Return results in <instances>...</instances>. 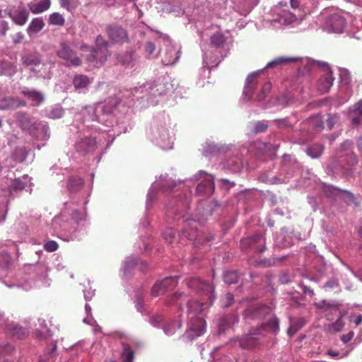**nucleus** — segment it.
Listing matches in <instances>:
<instances>
[{"instance_id":"obj_1","label":"nucleus","mask_w":362,"mask_h":362,"mask_svg":"<svg viewBox=\"0 0 362 362\" xmlns=\"http://www.w3.org/2000/svg\"><path fill=\"white\" fill-rule=\"evenodd\" d=\"M262 329L267 332L276 333L279 329L278 319L276 317L271 315L267 322L263 323L257 329V332H251L245 337L241 339L240 340V346L243 349H252L255 347L257 344V340L255 336Z\"/></svg>"},{"instance_id":"obj_2","label":"nucleus","mask_w":362,"mask_h":362,"mask_svg":"<svg viewBox=\"0 0 362 362\" xmlns=\"http://www.w3.org/2000/svg\"><path fill=\"white\" fill-rule=\"evenodd\" d=\"M110 55L108 42L102 36L98 35L95 39V47L86 59L94 66H100Z\"/></svg>"},{"instance_id":"obj_3","label":"nucleus","mask_w":362,"mask_h":362,"mask_svg":"<svg viewBox=\"0 0 362 362\" xmlns=\"http://www.w3.org/2000/svg\"><path fill=\"white\" fill-rule=\"evenodd\" d=\"M186 284L189 288L194 290L199 294L206 295L208 296V299L210 303L212 302V298L214 297V286L209 284L207 281L201 280L197 277H192L187 279Z\"/></svg>"},{"instance_id":"obj_4","label":"nucleus","mask_w":362,"mask_h":362,"mask_svg":"<svg viewBox=\"0 0 362 362\" xmlns=\"http://www.w3.org/2000/svg\"><path fill=\"white\" fill-rule=\"evenodd\" d=\"M177 276L165 278L162 281H158L153 285L151 289V295L153 296L163 295L168 291V289L175 287L177 285Z\"/></svg>"},{"instance_id":"obj_5","label":"nucleus","mask_w":362,"mask_h":362,"mask_svg":"<svg viewBox=\"0 0 362 362\" xmlns=\"http://www.w3.org/2000/svg\"><path fill=\"white\" fill-rule=\"evenodd\" d=\"M57 56L66 61L68 66H78L81 64V59L65 43L61 44V48L57 52Z\"/></svg>"},{"instance_id":"obj_6","label":"nucleus","mask_w":362,"mask_h":362,"mask_svg":"<svg viewBox=\"0 0 362 362\" xmlns=\"http://www.w3.org/2000/svg\"><path fill=\"white\" fill-rule=\"evenodd\" d=\"M271 314L272 310L269 307L257 304L249 306L244 311V316L247 320L264 317L266 315H269Z\"/></svg>"},{"instance_id":"obj_7","label":"nucleus","mask_w":362,"mask_h":362,"mask_svg":"<svg viewBox=\"0 0 362 362\" xmlns=\"http://www.w3.org/2000/svg\"><path fill=\"white\" fill-rule=\"evenodd\" d=\"M205 332V322L202 318H197L191 325L189 329L183 334V337L189 341L200 337Z\"/></svg>"},{"instance_id":"obj_8","label":"nucleus","mask_w":362,"mask_h":362,"mask_svg":"<svg viewBox=\"0 0 362 362\" xmlns=\"http://www.w3.org/2000/svg\"><path fill=\"white\" fill-rule=\"evenodd\" d=\"M325 25L329 30L340 33H342L345 27L346 20L341 15L333 13L327 18Z\"/></svg>"},{"instance_id":"obj_9","label":"nucleus","mask_w":362,"mask_h":362,"mask_svg":"<svg viewBox=\"0 0 362 362\" xmlns=\"http://www.w3.org/2000/svg\"><path fill=\"white\" fill-rule=\"evenodd\" d=\"M109 38L115 42H127L128 36L126 30L118 25H109L107 27Z\"/></svg>"},{"instance_id":"obj_10","label":"nucleus","mask_w":362,"mask_h":362,"mask_svg":"<svg viewBox=\"0 0 362 362\" xmlns=\"http://www.w3.org/2000/svg\"><path fill=\"white\" fill-rule=\"evenodd\" d=\"M334 77L331 71H327L318 80L317 88L322 93H327L332 86Z\"/></svg>"},{"instance_id":"obj_11","label":"nucleus","mask_w":362,"mask_h":362,"mask_svg":"<svg viewBox=\"0 0 362 362\" xmlns=\"http://www.w3.org/2000/svg\"><path fill=\"white\" fill-rule=\"evenodd\" d=\"M21 93L32 103L33 106H39L45 100L43 93L36 90L25 88Z\"/></svg>"},{"instance_id":"obj_12","label":"nucleus","mask_w":362,"mask_h":362,"mask_svg":"<svg viewBox=\"0 0 362 362\" xmlns=\"http://www.w3.org/2000/svg\"><path fill=\"white\" fill-rule=\"evenodd\" d=\"M96 148V141L92 138H85L81 139L76 145V151L81 153L86 154L95 150Z\"/></svg>"},{"instance_id":"obj_13","label":"nucleus","mask_w":362,"mask_h":362,"mask_svg":"<svg viewBox=\"0 0 362 362\" xmlns=\"http://www.w3.org/2000/svg\"><path fill=\"white\" fill-rule=\"evenodd\" d=\"M180 48L177 49L175 46H169L163 59V63L165 65L175 64L180 57Z\"/></svg>"},{"instance_id":"obj_14","label":"nucleus","mask_w":362,"mask_h":362,"mask_svg":"<svg viewBox=\"0 0 362 362\" xmlns=\"http://www.w3.org/2000/svg\"><path fill=\"white\" fill-rule=\"evenodd\" d=\"M197 226V223L194 220L187 221L182 230V234L188 240H196L198 235Z\"/></svg>"},{"instance_id":"obj_15","label":"nucleus","mask_w":362,"mask_h":362,"mask_svg":"<svg viewBox=\"0 0 362 362\" xmlns=\"http://www.w3.org/2000/svg\"><path fill=\"white\" fill-rule=\"evenodd\" d=\"M26 103L14 98H4L0 99V110L15 109L19 107L25 106Z\"/></svg>"},{"instance_id":"obj_16","label":"nucleus","mask_w":362,"mask_h":362,"mask_svg":"<svg viewBox=\"0 0 362 362\" xmlns=\"http://www.w3.org/2000/svg\"><path fill=\"white\" fill-rule=\"evenodd\" d=\"M12 21L18 25H23L28 19L29 13L25 9H18L14 12L8 13Z\"/></svg>"},{"instance_id":"obj_17","label":"nucleus","mask_w":362,"mask_h":362,"mask_svg":"<svg viewBox=\"0 0 362 362\" xmlns=\"http://www.w3.org/2000/svg\"><path fill=\"white\" fill-rule=\"evenodd\" d=\"M214 183L212 177H207L197 186V192L201 194H210L214 190Z\"/></svg>"},{"instance_id":"obj_18","label":"nucleus","mask_w":362,"mask_h":362,"mask_svg":"<svg viewBox=\"0 0 362 362\" xmlns=\"http://www.w3.org/2000/svg\"><path fill=\"white\" fill-rule=\"evenodd\" d=\"M257 73H252L250 74L247 78V83L245 88L244 93L246 96H248L250 98L253 93L254 90L256 89L258 81H257Z\"/></svg>"},{"instance_id":"obj_19","label":"nucleus","mask_w":362,"mask_h":362,"mask_svg":"<svg viewBox=\"0 0 362 362\" xmlns=\"http://www.w3.org/2000/svg\"><path fill=\"white\" fill-rule=\"evenodd\" d=\"M50 4V0H40L38 3H29L28 7L33 13L37 14L47 11Z\"/></svg>"},{"instance_id":"obj_20","label":"nucleus","mask_w":362,"mask_h":362,"mask_svg":"<svg viewBox=\"0 0 362 362\" xmlns=\"http://www.w3.org/2000/svg\"><path fill=\"white\" fill-rule=\"evenodd\" d=\"M349 116L353 124H359L362 122V100L354 105V109L350 111Z\"/></svg>"},{"instance_id":"obj_21","label":"nucleus","mask_w":362,"mask_h":362,"mask_svg":"<svg viewBox=\"0 0 362 362\" xmlns=\"http://www.w3.org/2000/svg\"><path fill=\"white\" fill-rule=\"evenodd\" d=\"M8 330L10 334L18 339H23L28 335V330L22 327L14 325H8Z\"/></svg>"},{"instance_id":"obj_22","label":"nucleus","mask_w":362,"mask_h":362,"mask_svg":"<svg viewBox=\"0 0 362 362\" xmlns=\"http://www.w3.org/2000/svg\"><path fill=\"white\" fill-rule=\"evenodd\" d=\"M298 59L295 57H276L274 60L269 62L266 68H273L279 66H281L282 64L294 62H296Z\"/></svg>"},{"instance_id":"obj_23","label":"nucleus","mask_w":362,"mask_h":362,"mask_svg":"<svg viewBox=\"0 0 362 362\" xmlns=\"http://www.w3.org/2000/svg\"><path fill=\"white\" fill-rule=\"evenodd\" d=\"M203 306L204 304L198 301L187 300V312L192 315V318L202 311Z\"/></svg>"},{"instance_id":"obj_24","label":"nucleus","mask_w":362,"mask_h":362,"mask_svg":"<svg viewBox=\"0 0 362 362\" xmlns=\"http://www.w3.org/2000/svg\"><path fill=\"white\" fill-rule=\"evenodd\" d=\"M44 26L45 23L42 18H33L28 28V33H39L43 28Z\"/></svg>"},{"instance_id":"obj_25","label":"nucleus","mask_w":362,"mask_h":362,"mask_svg":"<svg viewBox=\"0 0 362 362\" xmlns=\"http://www.w3.org/2000/svg\"><path fill=\"white\" fill-rule=\"evenodd\" d=\"M135 352L127 344H123V350L122 352V358L123 362H134Z\"/></svg>"},{"instance_id":"obj_26","label":"nucleus","mask_w":362,"mask_h":362,"mask_svg":"<svg viewBox=\"0 0 362 362\" xmlns=\"http://www.w3.org/2000/svg\"><path fill=\"white\" fill-rule=\"evenodd\" d=\"M73 83L76 89L84 88L90 83L89 78L85 75H76L73 80Z\"/></svg>"},{"instance_id":"obj_27","label":"nucleus","mask_w":362,"mask_h":362,"mask_svg":"<svg viewBox=\"0 0 362 362\" xmlns=\"http://www.w3.org/2000/svg\"><path fill=\"white\" fill-rule=\"evenodd\" d=\"M324 150L323 145L320 144H315L307 149V153L313 158L320 157Z\"/></svg>"},{"instance_id":"obj_28","label":"nucleus","mask_w":362,"mask_h":362,"mask_svg":"<svg viewBox=\"0 0 362 362\" xmlns=\"http://www.w3.org/2000/svg\"><path fill=\"white\" fill-rule=\"evenodd\" d=\"M305 320L303 318L293 320L291 322L290 327L288 329V334L290 336L295 334L299 329H300L305 325Z\"/></svg>"},{"instance_id":"obj_29","label":"nucleus","mask_w":362,"mask_h":362,"mask_svg":"<svg viewBox=\"0 0 362 362\" xmlns=\"http://www.w3.org/2000/svg\"><path fill=\"white\" fill-rule=\"evenodd\" d=\"M49 23L53 25L63 26L65 23V19L62 14L55 12L49 15Z\"/></svg>"},{"instance_id":"obj_30","label":"nucleus","mask_w":362,"mask_h":362,"mask_svg":"<svg viewBox=\"0 0 362 362\" xmlns=\"http://www.w3.org/2000/svg\"><path fill=\"white\" fill-rule=\"evenodd\" d=\"M187 300V296L183 293H176L173 294L170 300L168 302V304H177L179 308L182 310V302Z\"/></svg>"},{"instance_id":"obj_31","label":"nucleus","mask_w":362,"mask_h":362,"mask_svg":"<svg viewBox=\"0 0 362 362\" xmlns=\"http://www.w3.org/2000/svg\"><path fill=\"white\" fill-rule=\"evenodd\" d=\"M272 89V84L270 82H266L262 86V88L257 95L258 101L264 100L269 95Z\"/></svg>"},{"instance_id":"obj_32","label":"nucleus","mask_w":362,"mask_h":362,"mask_svg":"<svg viewBox=\"0 0 362 362\" xmlns=\"http://www.w3.org/2000/svg\"><path fill=\"white\" fill-rule=\"evenodd\" d=\"M226 42V37L223 33L217 32L211 37V42L216 47H221Z\"/></svg>"},{"instance_id":"obj_33","label":"nucleus","mask_w":362,"mask_h":362,"mask_svg":"<svg viewBox=\"0 0 362 362\" xmlns=\"http://www.w3.org/2000/svg\"><path fill=\"white\" fill-rule=\"evenodd\" d=\"M239 278L236 271H228L224 274V281L228 284H235Z\"/></svg>"},{"instance_id":"obj_34","label":"nucleus","mask_w":362,"mask_h":362,"mask_svg":"<svg viewBox=\"0 0 362 362\" xmlns=\"http://www.w3.org/2000/svg\"><path fill=\"white\" fill-rule=\"evenodd\" d=\"M22 62L24 64L27 66L30 65H38L40 63V58L33 54H28L25 55L22 57Z\"/></svg>"},{"instance_id":"obj_35","label":"nucleus","mask_w":362,"mask_h":362,"mask_svg":"<svg viewBox=\"0 0 362 362\" xmlns=\"http://www.w3.org/2000/svg\"><path fill=\"white\" fill-rule=\"evenodd\" d=\"M12 264V258L8 253L0 254V267L3 269H8Z\"/></svg>"},{"instance_id":"obj_36","label":"nucleus","mask_w":362,"mask_h":362,"mask_svg":"<svg viewBox=\"0 0 362 362\" xmlns=\"http://www.w3.org/2000/svg\"><path fill=\"white\" fill-rule=\"evenodd\" d=\"M308 123L310 126H312L314 130L317 132L321 131L324 128L323 122L322 119L318 117L310 118V119L308 121Z\"/></svg>"},{"instance_id":"obj_37","label":"nucleus","mask_w":362,"mask_h":362,"mask_svg":"<svg viewBox=\"0 0 362 362\" xmlns=\"http://www.w3.org/2000/svg\"><path fill=\"white\" fill-rule=\"evenodd\" d=\"M59 2L62 7L69 11L74 10L78 5V0H59Z\"/></svg>"},{"instance_id":"obj_38","label":"nucleus","mask_w":362,"mask_h":362,"mask_svg":"<svg viewBox=\"0 0 362 362\" xmlns=\"http://www.w3.org/2000/svg\"><path fill=\"white\" fill-rule=\"evenodd\" d=\"M238 322V317L235 315H232L230 316L225 317L223 318L221 323L220 325L221 329H225L224 324L228 323V327L233 325L235 322Z\"/></svg>"},{"instance_id":"obj_39","label":"nucleus","mask_w":362,"mask_h":362,"mask_svg":"<svg viewBox=\"0 0 362 362\" xmlns=\"http://www.w3.org/2000/svg\"><path fill=\"white\" fill-rule=\"evenodd\" d=\"M163 235L168 243H172L175 239L176 232L173 228H167L164 230Z\"/></svg>"},{"instance_id":"obj_40","label":"nucleus","mask_w":362,"mask_h":362,"mask_svg":"<svg viewBox=\"0 0 362 362\" xmlns=\"http://www.w3.org/2000/svg\"><path fill=\"white\" fill-rule=\"evenodd\" d=\"M344 322H343L341 317H339L334 323L331 325V330L333 332H340L344 327Z\"/></svg>"},{"instance_id":"obj_41","label":"nucleus","mask_w":362,"mask_h":362,"mask_svg":"<svg viewBox=\"0 0 362 362\" xmlns=\"http://www.w3.org/2000/svg\"><path fill=\"white\" fill-rule=\"evenodd\" d=\"M25 187V183L21 179H15L11 184V188L14 191H22Z\"/></svg>"},{"instance_id":"obj_42","label":"nucleus","mask_w":362,"mask_h":362,"mask_svg":"<svg viewBox=\"0 0 362 362\" xmlns=\"http://www.w3.org/2000/svg\"><path fill=\"white\" fill-rule=\"evenodd\" d=\"M233 302V295L230 293H226L221 299L223 307H229Z\"/></svg>"},{"instance_id":"obj_43","label":"nucleus","mask_w":362,"mask_h":362,"mask_svg":"<svg viewBox=\"0 0 362 362\" xmlns=\"http://www.w3.org/2000/svg\"><path fill=\"white\" fill-rule=\"evenodd\" d=\"M58 247V243L54 240H49L44 245V249L50 252L56 251Z\"/></svg>"},{"instance_id":"obj_44","label":"nucleus","mask_w":362,"mask_h":362,"mask_svg":"<svg viewBox=\"0 0 362 362\" xmlns=\"http://www.w3.org/2000/svg\"><path fill=\"white\" fill-rule=\"evenodd\" d=\"M267 128L268 124L266 122L259 121L255 124L253 132L255 134L263 132L266 131Z\"/></svg>"},{"instance_id":"obj_45","label":"nucleus","mask_w":362,"mask_h":362,"mask_svg":"<svg viewBox=\"0 0 362 362\" xmlns=\"http://www.w3.org/2000/svg\"><path fill=\"white\" fill-rule=\"evenodd\" d=\"M177 324L175 322H171L164 328V332L167 335H171L175 332Z\"/></svg>"},{"instance_id":"obj_46","label":"nucleus","mask_w":362,"mask_h":362,"mask_svg":"<svg viewBox=\"0 0 362 362\" xmlns=\"http://www.w3.org/2000/svg\"><path fill=\"white\" fill-rule=\"evenodd\" d=\"M24 35L22 33L19 32L16 33L12 37V40L14 44H20L23 42Z\"/></svg>"},{"instance_id":"obj_47","label":"nucleus","mask_w":362,"mask_h":362,"mask_svg":"<svg viewBox=\"0 0 362 362\" xmlns=\"http://www.w3.org/2000/svg\"><path fill=\"white\" fill-rule=\"evenodd\" d=\"M322 303L323 304V306L326 308H338L341 306V304L337 301L327 302L326 300H323Z\"/></svg>"},{"instance_id":"obj_48","label":"nucleus","mask_w":362,"mask_h":362,"mask_svg":"<svg viewBox=\"0 0 362 362\" xmlns=\"http://www.w3.org/2000/svg\"><path fill=\"white\" fill-rule=\"evenodd\" d=\"M156 49V46L152 42H147L145 45V51L148 54H152Z\"/></svg>"},{"instance_id":"obj_49","label":"nucleus","mask_w":362,"mask_h":362,"mask_svg":"<svg viewBox=\"0 0 362 362\" xmlns=\"http://www.w3.org/2000/svg\"><path fill=\"white\" fill-rule=\"evenodd\" d=\"M354 336V332L353 331H350L349 333L343 334L341 337V340L344 344H347L348 342H349L352 339Z\"/></svg>"},{"instance_id":"obj_50","label":"nucleus","mask_w":362,"mask_h":362,"mask_svg":"<svg viewBox=\"0 0 362 362\" xmlns=\"http://www.w3.org/2000/svg\"><path fill=\"white\" fill-rule=\"evenodd\" d=\"M63 110L62 108H56L50 112L51 117L52 118H60L63 115Z\"/></svg>"},{"instance_id":"obj_51","label":"nucleus","mask_w":362,"mask_h":362,"mask_svg":"<svg viewBox=\"0 0 362 362\" xmlns=\"http://www.w3.org/2000/svg\"><path fill=\"white\" fill-rule=\"evenodd\" d=\"M74 182L76 185L81 187L83 185V181L81 178H74L69 180V186L73 187Z\"/></svg>"},{"instance_id":"obj_52","label":"nucleus","mask_w":362,"mask_h":362,"mask_svg":"<svg viewBox=\"0 0 362 362\" xmlns=\"http://www.w3.org/2000/svg\"><path fill=\"white\" fill-rule=\"evenodd\" d=\"M337 119V116H336V115L329 117V118L327 120V124L329 129L332 128V127L334 126V124L335 123Z\"/></svg>"},{"instance_id":"obj_53","label":"nucleus","mask_w":362,"mask_h":362,"mask_svg":"<svg viewBox=\"0 0 362 362\" xmlns=\"http://www.w3.org/2000/svg\"><path fill=\"white\" fill-rule=\"evenodd\" d=\"M1 27H2V30L1 32V34L2 35H5L6 32L9 29V27H8V25L7 23V22L6 21H2L1 22Z\"/></svg>"},{"instance_id":"obj_54","label":"nucleus","mask_w":362,"mask_h":362,"mask_svg":"<svg viewBox=\"0 0 362 362\" xmlns=\"http://www.w3.org/2000/svg\"><path fill=\"white\" fill-rule=\"evenodd\" d=\"M354 322L356 326L360 325L362 323V315L361 314L355 315Z\"/></svg>"},{"instance_id":"obj_55","label":"nucleus","mask_w":362,"mask_h":362,"mask_svg":"<svg viewBox=\"0 0 362 362\" xmlns=\"http://www.w3.org/2000/svg\"><path fill=\"white\" fill-rule=\"evenodd\" d=\"M303 291L305 294L314 295L313 290L310 289L307 286H303Z\"/></svg>"},{"instance_id":"obj_56","label":"nucleus","mask_w":362,"mask_h":362,"mask_svg":"<svg viewBox=\"0 0 362 362\" xmlns=\"http://www.w3.org/2000/svg\"><path fill=\"white\" fill-rule=\"evenodd\" d=\"M221 182L224 185H227L228 186V187H233L235 185L234 182H230L228 180L226 179H222L221 180Z\"/></svg>"},{"instance_id":"obj_57","label":"nucleus","mask_w":362,"mask_h":362,"mask_svg":"<svg viewBox=\"0 0 362 362\" xmlns=\"http://www.w3.org/2000/svg\"><path fill=\"white\" fill-rule=\"evenodd\" d=\"M291 6L293 8H297L299 6L298 0H291Z\"/></svg>"},{"instance_id":"obj_58","label":"nucleus","mask_w":362,"mask_h":362,"mask_svg":"<svg viewBox=\"0 0 362 362\" xmlns=\"http://www.w3.org/2000/svg\"><path fill=\"white\" fill-rule=\"evenodd\" d=\"M276 122L278 127H282L284 126H286V120H284V119H282V120H276Z\"/></svg>"},{"instance_id":"obj_59","label":"nucleus","mask_w":362,"mask_h":362,"mask_svg":"<svg viewBox=\"0 0 362 362\" xmlns=\"http://www.w3.org/2000/svg\"><path fill=\"white\" fill-rule=\"evenodd\" d=\"M152 320H154L155 322H156L157 323H160L163 320V318L161 316L158 315V316L153 317Z\"/></svg>"},{"instance_id":"obj_60","label":"nucleus","mask_w":362,"mask_h":362,"mask_svg":"<svg viewBox=\"0 0 362 362\" xmlns=\"http://www.w3.org/2000/svg\"><path fill=\"white\" fill-rule=\"evenodd\" d=\"M327 354L332 356H337L339 355L338 352L332 350H329Z\"/></svg>"},{"instance_id":"obj_61","label":"nucleus","mask_w":362,"mask_h":362,"mask_svg":"<svg viewBox=\"0 0 362 362\" xmlns=\"http://www.w3.org/2000/svg\"><path fill=\"white\" fill-rule=\"evenodd\" d=\"M273 181H272V183L273 184H278V183H282L283 181H281L279 178H277V177H274L273 179Z\"/></svg>"},{"instance_id":"obj_62","label":"nucleus","mask_w":362,"mask_h":362,"mask_svg":"<svg viewBox=\"0 0 362 362\" xmlns=\"http://www.w3.org/2000/svg\"><path fill=\"white\" fill-rule=\"evenodd\" d=\"M262 238V236L260 235H256L252 238V240L254 242H258Z\"/></svg>"},{"instance_id":"obj_63","label":"nucleus","mask_w":362,"mask_h":362,"mask_svg":"<svg viewBox=\"0 0 362 362\" xmlns=\"http://www.w3.org/2000/svg\"><path fill=\"white\" fill-rule=\"evenodd\" d=\"M3 362H22V360L21 358H18V359H16V360H15L13 361H11L6 359V360L4 361Z\"/></svg>"},{"instance_id":"obj_64","label":"nucleus","mask_w":362,"mask_h":362,"mask_svg":"<svg viewBox=\"0 0 362 362\" xmlns=\"http://www.w3.org/2000/svg\"><path fill=\"white\" fill-rule=\"evenodd\" d=\"M88 47L87 45H82L81 47V50H86V49H88Z\"/></svg>"}]
</instances>
